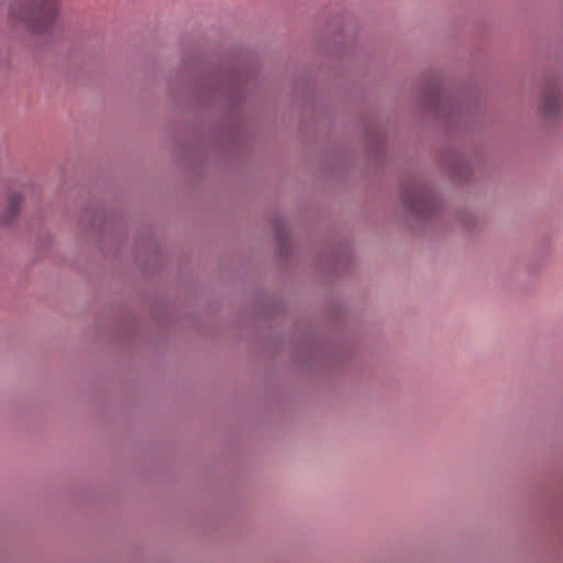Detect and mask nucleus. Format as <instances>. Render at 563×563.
<instances>
[{
	"instance_id": "obj_1",
	"label": "nucleus",
	"mask_w": 563,
	"mask_h": 563,
	"mask_svg": "<svg viewBox=\"0 0 563 563\" xmlns=\"http://www.w3.org/2000/svg\"><path fill=\"white\" fill-rule=\"evenodd\" d=\"M59 0H13L9 20L32 33L45 32L57 15Z\"/></svg>"
},
{
	"instance_id": "obj_2",
	"label": "nucleus",
	"mask_w": 563,
	"mask_h": 563,
	"mask_svg": "<svg viewBox=\"0 0 563 563\" xmlns=\"http://www.w3.org/2000/svg\"><path fill=\"white\" fill-rule=\"evenodd\" d=\"M560 107V96L555 87L544 90L542 96V109L545 115H554Z\"/></svg>"
},
{
	"instance_id": "obj_3",
	"label": "nucleus",
	"mask_w": 563,
	"mask_h": 563,
	"mask_svg": "<svg viewBox=\"0 0 563 563\" xmlns=\"http://www.w3.org/2000/svg\"><path fill=\"white\" fill-rule=\"evenodd\" d=\"M404 202L410 211H412L417 214H422L423 208L427 205H429L428 199L418 191H413L411 194H405Z\"/></svg>"
},
{
	"instance_id": "obj_4",
	"label": "nucleus",
	"mask_w": 563,
	"mask_h": 563,
	"mask_svg": "<svg viewBox=\"0 0 563 563\" xmlns=\"http://www.w3.org/2000/svg\"><path fill=\"white\" fill-rule=\"evenodd\" d=\"M21 201V196L18 194H11L9 196L8 207L0 216V221L2 223H8L19 212Z\"/></svg>"
}]
</instances>
